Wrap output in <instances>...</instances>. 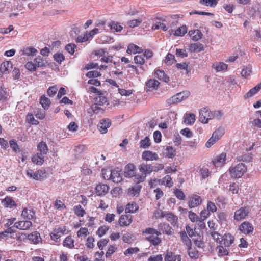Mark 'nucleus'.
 Segmentation results:
<instances>
[{
	"label": "nucleus",
	"mask_w": 261,
	"mask_h": 261,
	"mask_svg": "<svg viewBox=\"0 0 261 261\" xmlns=\"http://www.w3.org/2000/svg\"><path fill=\"white\" fill-rule=\"evenodd\" d=\"M95 101L96 105L100 106H108L109 103L107 98L105 96H101V95L96 97Z\"/></svg>",
	"instance_id": "nucleus-42"
},
{
	"label": "nucleus",
	"mask_w": 261,
	"mask_h": 261,
	"mask_svg": "<svg viewBox=\"0 0 261 261\" xmlns=\"http://www.w3.org/2000/svg\"><path fill=\"white\" fill-rule=\"evenodd\" d=\"M64 247L73 249L74 248V240L71 235L67 236L63 242Z\"/></svg>",
	"instance_id": "nucleus-28"
},
{
	"label": "nucleus",
	"mask_w": 261,
	"mask_h": 261,
	"mask_svg": "<svg viewBox=\"0 0 261 261\" xmlns=\"http://www.w3.org/2000/svg\"><path fill=\"white\" fill-rule=\"evenodd\" d=\"M149 138L146 137L144 139L141 140L140 142V147L142 148H147L150 146Z\"/></svg>",
	"instance_id": "nucleus-57"
},
{
	"label": "nucleus",
	"mask_w": 261,
	"mask_h": 261,
	"mask_svg": "<svg viewBox=\"0 0 261 261\" xmlns=\"http://www.w3.org/2000/svg\"><path fill=\"white\" fill-rule=\"evenodd\" d=\"M13 65L11 61L3 62L0 65V71L4 74L9 73L12 69Z\"/></svg>",
	"instance_id": "nucleus-20"
},
{
	"label": "nucleus",
	"mask_w": 261,
	"mask_h": 261,
	"mask_svg": "<svg viewBox=\"0 0 261 261\" xmlns=\"http://www.w3.org/2000/svg\"><path fill=\"white\" fill-rule=\"evenodd\" d=\"M187 32V28L185 25H183L175 31L174 35L177 36H183Z\"/></svg>",
	"instance_id": "nucleus-49"
},
{
	"label": "nucleus",
	"mask_w": 261,
	"mask_h": 261,
	"mask_svg": "<svg viewBox=\"0 0 261 261\" xmlns=\"http://www.w3.org/2000/svg\"><path fill=\"white\" fill-rule=\"evenodd\" d=\"M234 238L229 233L224 234L222 237L220 244L225 247H229L233 243Z\"/></svg>",
	"instance_id": "nucleus-10"
},
{
	"label": "nucleus",
	"mask_w": 261,
	"mask_h": 261,
	"mask_svg": "<svg viewBox=\"0 0 261 261\" xmlns=\"http://www.w3.org/2000/svg\"><path fill=\"white\" fill-rule=\"evenodd\" d=\"M249 213L248 207H241L234 212V219L237 221H240L245 219Z\"/></svg>",
	"instance_id": "nucleus-7"
},
{
	"label": "nucleus",
	"mask_w": 261,
	"mask_h": 261,
	"mask_svg": "<svg viewBox=\"0 0 261 261\" xmlns=\"http://www.w3.org/2000/svg\"><path fill=\"white\" fill-rule=\"evenodd\" d=\"M109 190V187L106 184H98L95 188L97 195L101 196L106 194Z\"/></svg>",
	"instance_id": "nucleus-22"
},
{
	"label": "nucleus",
	"mask_w": 261,
	"mask_h": 261,
	"mask_svg": "<svg viewBox=\"0 0 261 261\" xmlns=\"http://www.w3.org/2000/svg\"><path fill=\"white\" fill-rule=\"evenodd\" d=\"M195 115L194 114H186L185 116L184 122L188 125H191L195 122Z\"/></svg>",
	"instance_id": "nucleus-43"
},
{
	"label": "nucleus",
	"mask_w": 261,
	"mask_h": 261,
	"mask_svg": "<svg viewBox=\"0 0 261 261\" xmlns=\"http://www.w3.org/2000/svg\"><path fill=\"white\" fill-rule=\"evenodd\" d=\"M206 208L207 211L212 213L216 212L217 210V207L216 204L211 201H207Z\"/></svg>",
	"instance_id": "nucleus-60"
},
{
	"label": "nucleus",
	"mask_w": 261,
	"mask_h": 261,
	"mask_svg": "<svg viewBox=\"0 0 261 261\" xmlns=\"http://www.w3.org/2000/svg\"><path fill=\"white\" fill-rule=\"evenodd\" d=\"M173 193L178 199L180 200L185 199L186 196L181 190L176 188L174 190Z\"/></svg>",
	"instance_id": "nucleus-58"
},
{
	"label": "nucleus",
	"mask_w": 261,
	"mask_h": 261,
	"mask_svg": "<svg viewBox=\"0 0 261 261\" xmlns=\"http://www.w3.org/2000/svg\"><path fill=\"white\" fill-rule=\"evenodd\" d=\"M175 150L172 146H167L165 149L164 154L166 157L173 158L175 156Z\"/></svg>",
	"instance_id": "nucleus-46"
},
{
	"label": "nucleus",
	"mask_w": 261,
	"mask_h": 261,
	"mask_svg": "<svg viewBox=\"0 0 261 261\" xmlns=\"http://www.w3.org/2000/svg\"><path fill=\"white\" fill-rule=\"evenodd\" d=\"M21 216L25 219L32 220L35 216V213L32 209L25 208L23 210Z\"/></svg>",
	"instance_id": "nucleus-25"
},
{
	"label": "nucleus",
	"mask_w": 261,
	"mask_h": 261,
	"mask_svg": "<svg viewBox=\"0 0 261 261\" xmlns=\"http://www.w3.org/2000/svg\"><path fill=\"white\" fill-rule=\"evenodd\" d=\"M142 20L140 18L133 19L127 22V24L131 28L139 26L142 22Z\"/></svg>",
	"instance_id": "nucleus-63"
},
{
	"label": "nucleus",
	"mask_w": 261,
	"mask_h": 261,
	"mask_svg": "<svg viewBox=\"0 0 261 261\" xmlns=\"http://www.w3.org/2000/svg\"><path fill=\"white\" fill-rule=\"evenodd\" d=\"M240 190V187L238 182H232L229 186V191L232 194H238Z\"/></svg>",
	"instance_id": "nucleus-54"
},
{
	"label": "nucleus",
	"mask_w": 261,
	"mask_h": 261,
	"mask_svg": "<svg viewBox=\"0 0 261 261\" xmlns=\"http://www.w3.org/2000/svg\"><path fill=\"white\" fill-rule=\"evenodd\" d=\"M226 154L222 153L220 155L217 156L213 161V165L215 167H222L225 163Z\"/></svg>",
	"instance_id": "nucleus-12"
},
{
	"label": "nucleus",
	"mask_w": 261,
	"mask_h": 261,
	"mask_svg": "<svg viewBox=\"0 0 261 261\" xmlns=\"http://www.w3.org/2000/svg\"><path fill=\"white\" fill-rule=\"evenodd\" d=\"M135 166L133 164H128L125 167L124 175L126 177H132L135 174Z\"/></svg>",
	"instance_id": "nucleus-21"
},
{
	"label": "nucleus",
	"mask_w": 261,
	"mask_h": 261,
	"mask_svg": "<svg viewBox=\"0 0 261 261\" xmlns=\"http://www.w3.org/2000/svg\"><path fill=\"white\" fill-rule=\"evenodd\" d=\"M27 175L36 180H42L46 177V172L44 169H39L34 172L32 169L26 171Z\"/></svg>",
	"instance_id": "nucleus-4"
},
{
	"label": "nucleus",
	"mask_w": 261,
	"mask_h": 261,
	"mask_svg": "<svg viewBox=\"0 0 261 261\" xmlns=\"http://www.w3.org/2000/svg\"><path fill=\"white\" fill-rule=\"evenodd\" d=\"M142 233L143 234H155L157 236H159L160 235V233L158 232V230L156 229L153 228H150L148 227L146 228L144 230L142 231Z\"/></svg>",
	"instance_id": "nucleus-59"
},
{
	"label": "nucleus",
	"mask_w": 261,
	"mask_h": 261,
	"mask_svg": "<svg viewBox=\"0 0 261 261\" xmlns=\"http://www.w3.org/2000/svg\"><path fill=\"white\" fill-rule=\"evenodd\" d=\"M158 232L161 234L171 235L173 233L172 227L168 223H161L158 225Z\"/></svg>",
	"instance_id": "nucleus-9"
},
{
	"label": "nucleus",
	"mask_w": 261,
	"mask_h": 261,
	"mask_svg": "<svg viewBox=\"0 0 261 261\" xmlns=\"http://www.w3.org/2000/svg\"><path fill=\"white\" fill-rule=\"evenodd\" d=\"M111 125V121L109 119H103L98 124V128L102 134H106L107 132L108 128Z\"/></svg>",
	"instance_id": "nucleus-13"
},
{
	"label": "nucleus",
	"mask_w": 261,
	"mask_h": 261,
	"mask_svg": "<svg viewBox=\"0 0 261 261\" xmlns=\"http://www.w3.org/2000/svg\"><path fill=\"white\" fill-rule=\"evenodd\" d=\"M199 172L201 175V178L202 180L205 179L211 175V172L209 169L205 167H203L200 168Z\"/></svg>",
	"instance_id": "nucleus-48"
},
{
	"label": "nucleus",
	"mask_w": 261,
	"mask_h": 261,
	"mask_svg": "<svg viewBox=\"0 0 261 261\" xmlns=\"http://www.w3.org/2000/svg\"><path fill=\"white\" fill-rule=\"evenodd\" d=\"M32 223L30 221H20L14 224V227L21 230H27L32 226Z\"/></svg>",
	"instance_id": "nucleus-19"
},
{
	"label": "nucleus",
	"mask_w": 261,
	"mask_h": 261,
	"mask_svg": "<svg viewBox=\"0 0 261 261\" xmlns=\"http://www.w3.org/2000/svg\"><path fill=\"white\" fill-rule=\"evenodd\" d=\"M139 170L141 173L146 176L153 171V166L151 164L142 163L139 166Z\"/></svg>",
	"instance_id": "nucleus-16"
},
{
	"label": "nucleus",
	"mask_w": 261,
	"mask_h": 261,
	"mask_svg": "<svg viewBox=\"0 0 261 261\" xmlns=\"http://www.w3.org/2000/svg\"><path fill=\"white\" fill-rule=\"evenodd\" d=\"M22 55L27 56H34L37 53V50L32 46L24 47L21 50Z\"/></svg>",
	"instance_id": "nucleus-23"
},
{
	"label": "nucleus",
	"mask_w": 261,
	"mask_h": 261,
	"mask_svg": "<svg viewBox=\"0 0 261 261\" xmlns=\"http://www.w3.org/2000/svg\"><path fill=\"white\" fill-rule=\"evenodd\" d=\"M154 74L156 77L165 83H168L170 81L169 77L166 74H165L163 70L156 69Z\"/></svg>",
	"instance_id": "nucleus-24"
},
{
	"label": "nucleus",
	"mask_w": 261,
	"mask_h": 261,
	"mask_svg": "<svg viewBox=\"0 0 261 261\" xmlns=\"http://www.w3.org/2000/svg\"><path fill=\"white\" fill-rule=\"evenodd\" d=\"M190 95V92L189 91H183L172 96L167 100V102L169 105L177 103L188 98Z\"/></svg>",
	"instance_id": "nucleus-2"
},
{
	"label": "nucleus",
	"mask_w": 261,
	"mask_h": 261,
	"mask_svg": "<svg viewBox=\"0 0 261 261\" xmlns=\"http://www.w3.org/2000/svg\"><path fill=\"white\" fill-rule=\"evenodd\" d=\"M166 219L173 226L177 224L178 222L177 217L172 213H168L166 215Z\"/></svg>",
	"instance_id": "nucleus-38"
},
{
	"label": "nucleus",
	"mask_w": 261,
	"mask_h": 261,
	"mask_svg": "<svg viewBox=\"0 0 261 261\" xmlns=\"http://www.w3.org/2000/svg\"><path fill=\"white\" fill-rule=\"evenodd\" d=\"M181 240L183 243L185 244L187 247L192 246V242L189 238L187 236V232L185 231H181L179 232Z\"/></svg>",
	"instance_id": "nucleus-36"
},
{
	"label": "nucleus",
	"mask_w": 261,
	"mask_h": 261,
	"mask_svg": "<svg viewBox=\"0 0 261 261\" xmlns=\"http://www.w3.org/2000/svg\"><path fill=\"white\" fill-rule=\"evenodd\" d=\"M159 29H161L164 31H166L168 30V28L167 27L166 25L163 22H161L160 21L156 22L152 27V29L153 30H158Z\"/></svg>",
	"instance_id": "nucleus-56"
},
{
	"label": "nucleus",
	"mask_w": 261,
	"mask_h": 261,
	"mask_svg": "<svg viewBox=\"0 0 261 261\" xmlns=\"http://www.w3.org/2000/svg\"><path fill=\"white\" fill-rule=\"evenodd\" d=\"M102 174L103 175V177L106 179H111L114 182H119L122 180V177L120 176V174L116 171H110L109 176H107V177L105 176L104 170H102Z\"/></svg>",
	"instance_id": "nucleus-15"
},
{
	"label": "nucleus",
	"mask_w": 261,
	"mask_h": 261,
	"mask_svg": "<svg viewBox=\"0 0 261 261\" xmlns=\"http://www.w3.org/2000/svg\"><path fill=\"white\" fill-rule=\"evenodd\" d=\"M214 119L213 112L208 108H203L199 112V121L203 123H207L209 120Z\"/></svg>",
	"instance_id": "nucleus-5"
},
{
	"label": "nucleus",
	"mask_w": 261,
	"mask_h": 261,
	"mask_svg": "<svg viewBox=\"0 0 261 261\" xmlns=\"http://www.w3.org/2000/svg\"><path fill=\"white\" fill-rule=\"evenodd\" d=\"M160 83L155 79H150L146 83V86L149 88L157 89Z\"/></svg>",
	"instance_id": "nucleus-50"
},
{
	"label": "nucleus",
	"mask_w": 261,
	"mask_h": 261,
	"mask_svg": "<svg viewBox=\"0 0 261 261\" xmlns=\"http://www.w3.org/2000/svg\"><path fill=\"white\" fill-rule=\"evenodd\" d=\"M181 261V256L179 255H175L173 252L167 251L165 256V261Z\"/></svg>",
	"instance_id": "nucleus-30"
},
{
	"label": "nucleus",
	"mask_w": 261,
	"mask_h": 261,
	"mask_svg": "<svg viewBox=\"0 0 261 261\" xmlns=\"http://www.w3.org/2000/svg\"><path fill=\"white\" fill-rule=\"evenodd\" d=\"M188 34L191 38L195 41L200 40L202 37V33L198 29L190 30Z\"/></svg>",
	"instance_id": "nucleus-26"
},
{
	"label": "nucleus",
	"mask_w": 261,
	"mask_h": 261,
	"mask_svg": "<svg viewBox=\"0 0 261 261\" xmlns=\"http://www.w3.org/2000/svg\"><path fill=\"white\" fill-rule=\"evenodd\" d=\"M134 63L136 64L141 66L140 69L143 70V68L141 66L143 65L145 63V60L142 55H136L134 57Z\"/></svg>",
	"instance_id": "nucleus-44"
},
{
	"label": "nucleus",
	"mask_w": 261,
	"mask_h": 261,
	"mask_svg": "<svg viewBox=\"0 0 261 261\" xmlns=\"http://www.w3.org/2000/svg\"><path fill=\"white\" fill-rule=\"evenodd\" d=\"M43 155H44L43 154H40V153H37L36 154L32 156V162L38 165H42L44 162Z\"/></svg>",
	"instance_id": "nucleus-34"
},
{
	"label": "nucleus",
	"mask_w": 261,
	"mask_h": 261,
	"mask_svg": "<svg viewBox=\"0 0 261 261\" xmlns=\"http://www.w3.org/2000/svg\"><path fill=\"white\" fill-rule=\"evenodd\" d=\"M246 171L247 168L243 163H239L234 166H231L229 169L230 176L233 178L241 177Z\"/></svg>",
	"instance_id": "nucleus-1"
},
{
	"label": "nucleus",
	"mask_w": 261,
	"mask_h": 261,
	"mask_svg": "<svg viewBox=\"0 0 261 261\" xmlns=\"http://www.w3.org/2000/svg\"><path fill=\"white\" fill-rule=\"evenodd\" d=\"M28 238L34 243H38L41 239L40 234L37 231L29 234L28 236Z\"/></svg>",
	"instance_id": "nucleus-40"
},
{
	"label": "nucleus",
	"mask_w": 261,
	"mask_h": 261,
	"mask_svg": "<svg viewBox=\"0 0 261 261\" xmlns=\"http://www.w3.org/2000/svg\"><path fill=\"white\" fill-rule=\"evenodd\" d=\"M239 230L246 235L251 234L253 231L254 227L251 223L248 221H244L239 226Z\"/></svg>",
	"instance_id": "nucleus-8"
},
{
	"label": "nucleus",
	"mask_w": 261,
	"mask_h": 261,
	"mask_svg": "<svg viewBox=\"0 0 261 261\" xmlns=\"http://www.w3.org/2000/svg\"><path fill=\"white\" fill-rule=\"evenodd\" d=\"M110 227L109 226L106 225L101 226L98 228L96 234L99 237H102L107 233Z\"/></svg>",
	"instance_id": "nucleus-53"
},
{
	"label": "nucleus",
	"mask_w": 261,
	"mask_h": 261,
	"mask_svg": "<svg viewBox=\"0 0 261 261\" xmlns=\"http://www.w3.org/2000/svg\"><path fill=\"white\" fill-rule=\"evenodd\" d=\"M261 89V83L256 85L254 87L251 88L244 95V98L246 99L252 97L257 93Z\"/></svg>",
	"instance_id": "nucleus-33"
},
{
	"label": "nucleus",
	"mask_w": 261,
	"mask_h": 261,
	"mask_svg": "<svg viewBox=\"0 0 261 261\" xmlns=\"http://www.w3.org/2000/svg\"><path fill=\"white\" fill-rule=\"evenodd\" d=\"M224 134V129L221 127L218 128L214 131L212 136L216 140H219Z\"/></svg>",
	"instance_id": "nucleus-55"
},
{
	"label": "nucleus",
	"mask_w": 261,
	"mask_h": 261,
	"mask_svg": "<svg viewBox=\"0 0 261 261\" xmlns=\"http://www.w3.org/2000/svg\"><path fill=\"white\" fill-rule=\"evenodd\" d=\"M73 210L75 214L79 217H83L86 213L85 211L80 204L74 206L73 207Z\"/></svg>",
	"instance_id": "nucleus-47"
},
{
	"label": "nucleus",
	"mask_w": 261,
	"mask_h": 261,
	"mask_svg": "<svg viewBox=\"0 0 261 261\" xmlns=\"http://www.w3.org/2000/svg\"><path fill=\"white\" fill-rule=\"evenodd\" d=\"M70 230L67 229L66 226H64L55 228L50 233V236L51 240L56 242H59L60 238L62 235L69 233Z\"/></svg>",
	"instance_id": "nucleus-3"
},
{
	"label": "nucleus",
	"mask_w": 261,
	"mask_h": 261,
	"mask_svg": "<svg viewBox=\"0 0 261 261\" xmlns=\"http://www.w3.org/2000/svg\"><path fill=\"white\" fill-rule=\"evenodd\" d=\"M141 188L142 186L137 184L134 186L128 189V194L131 196H138L140 193Z\"/></svg>",
	"instance_id": "nucleus-27"
},
{
	"label": "nucleus",
	"mask_w": 261,
	"mask_h": 261,
	"mask_svg": "<svg viewBox=\"0 0 261 261\" xmlns=\"http://www.w3.org/2000/svg\"><path fill=\"white\" fill-rule=\"evenodd\" d=\"M139 209V206L135 202L128 203L125 206V212L126 213H134Z\"/></svg>",
	"instance_id": "nucleus-29"
},
{
	"label": "nucleus",
	"mask_w": 261,
	"mask_h": 261,
	"mask_svg": "<svg viewBox=\"0 0 261 261\" xmlns=\"http://www.w3.org/2000/svg\"><path fill=\"white\" fill-rule=\"evenodd\" d=\"M37 150L40 154L45 155L47 154L48 149L47 144L44 141H41L38 144Z\"/></svg>",
	"instance_id": "nucleus-35"
},
{
	"label": "nucleus",
	"mask_w": 261,
	"mask_h": 261,
	"mask_svg": "<svg viewBox=\"0 0 261 261\" xmlns=\"http://www.w3.org/2000/svg\"><path fill=\"white\" fill-rule=\"evenodd\" d=\"M189 50L191 52H200L204 50V46L200 43L197 42L191 44L189 46Z\"/></svg>",
	"instance_id": "nucleus-32"
},
{
	"label": "nucleus",
	"mask_w": 261,
	"mask_h": 261,
	"mask_svg": "<svg viewBox=\"0 0 261 261\" xmlns=\"http://www.w3.org/2000/svg\"><path fill=\"white\" fill-rule=\"evenodd\" d=\"M202 202V199L201 196L196 194H192L189 197L188 204L189 207L192 208L198 207L201 205Z\"/></svg>",
	"instance_id": "nucleus-6"
},
{
	"label": "nucleus",
	"mask_w": 261,
	"mask_h": 261,
	"mask_svg": "<svg viewBox=\"0 0 261 261\" xmlns=\"http://www.w3.org/2000/svg\"><path fill=\"white\" fill-rule=\"evenodd\" d=\"M212 67L218 72L226 70L228 68V65L222 62H216L213 64Z\"/></svg>",
	"instance_id": "nucleus-31"
},
{
	"label": "nucleus",
	"mask_w": 261,
	"mask_h": 261,
	"mask_svg": "<svg viewBox=\"0 0 261 261\" xmlns=\"http://www.w3.org/2000/svg\"><path fill=\"white\" fill-rule=\"evenodd\" d=\"M132 216L130 215H122L118 220L119 224L121 227L128 226L132 222Z\"/></svg>",
	"instance_id": "nucleus-14"
},
{
	"label": "nucleus",
	"mask_w": 261,
	"mask_h": 261,
	"mask_svg": "<svg viewBox=\"0 0 261 261\" xmlns=\"http://www.w3.org/2000/svg\"><path fill=\"white\" fill-rule=\"evenodd\" d=\"M159 183L168 187H171L173 186V181L170 175L165 176L164 178L159 180Z\"/></svg>",
	"instance_id": "nucleus-37"
},
{
	"label": "nucleus",
	"mask_w": 261,
	"mask_h": 261,
	"mask_svg": "<svg viewBox=\"0 0 261 261\" xmlns=\"http://www.w3.org/2000/svg\"><path fill=\"white\" fill-rule=\"evenodd\" d=\"M218 0H200L199 3L206 6L214 7L218 4Z\"/></svg>",
	"instance_id": "nucleus-52"
},
{
	"label": "nucleus",
	"mask_w": 261,
	"mask_h": 261,
	"mask_svg": "<svg viewBox=\"0 0 261 261\" xmlns=\"http://www.w3.org/2000/svg\"><path fill=\"white\" fill-rule=\"evenodd\" d=\"M146 240L154 246H157L160 244L162 241L161 239L157 236L155 237H154L153 236H150L146 237Z\"/></svg>",
	"instance_id": "nucleus-39"
},
{
	"label": "nucleus",
	"mask_w": 261,
	"mask_h": 261,
	"mask_svg": "<svg viewBox=\"0 0 261 261\" xmlns=\"http://www.w3.org/2000/svg\"><path fill=\"white\" fill-rule=\"evenodd\" d=\"M188 254L191 258L196 259L198 257V252L195 249H193L191 246L188 247Z\"/></svg>",
	"instance_id": "nucleus-62"
},
{
	"label": "nucleus",
	"mask_w": 261,
	"mask_h": 261,
	"mask_svg": "<svg viewBox=\"0 0 261 261\" xmlns=\"http://www.w3.org/2000/svg\"><path fill=\"white\" fill-rule=\"evenodd\" d=\"M2 203L5 207L12 208L17 206V204L14 199L7 196L4 199L2 200Z\"/></svg>",
	"instance_id": "nucleus-17"
},
{
	"label": "nucleus",
	"mask_w": 261,
	"mask_h": 261,
	"mask_svg": "<svg viewBox=\"0 0 261 261\" xmlns=\"http://www.w3.org/2000/svg\"><path fill=\"white\" fill-rule=\"evenodd\" d=\"M176 62L174 56L170 53H168L165 57V63L168 65H171Z\"/></svg>",
	"instance_id": "nucleus-51"
},
{
	"label": "nucleus",
	"mask_w": 261,
	"mask_h": 261,
	"mask_svg": "<svg viewBox=\"0 0 261 261\" xmlns=\"http://www.w3.org/2000/svg\"><path fill=\"white\" fill-rule=\"evenodd\" d=\"M251 73L252 68L251 67H246L243 69L241 74L243 77L247 79L250 75Z\"/></svg>",
	"instance_id": "nucleus-64"
},
{
	"label": "nucleus",
	"mask_w": 261,
	"mask_h": 261,
	"mask_svg": "<svg viewBox=\"0 0 261 261\" xmlns=\"http://www.w3.org/2000/svg\"><path fill=\"white\" fill-rule=\"evenodd\" d=\"M143 52V49L135 45L133 43L129 44L127 46V48L126 50V53L128 54H140Z\"/></svg>",
	"instance_id": "nucleus-18"
},
{
	"label": "nucleus",
	"mask_w": 261,
	"mask_h": 261,
	"mask_svg": "<svg viewBox=\"0 0 261 261\" xmlns=\"http://www.w3.org/2000/svg\"><path fill=\"white\" fill-rule=\"evenodd\" d=\"M26 121L29 123L33 125H37L39 124V121L35 119L34 116L31 113H29L26 116Z\"/></svg>",
	"instance_id": "nucleus-61"
},
{
	"label": "nucleus",
	"mask_w": 261,
	"mask_h": 261,
	"mask_svg": "<svg viewBox=\"0 0 261 261\" xmlns=\"http://www.w3.org/2000/svg\"><path fill=\"white\" fill-rule=\"evenodd\" d=\"M40 103L44 109H47L50 105V100L45 95H42L40 97Z\"/></svg>",
	"instance_id": "nucleus-45"
},
{
	"label": "nucleus",
	"mask_w": 261,
	"mask_h": 261,
	"mask_svg": "<svg viewBox=\"0 0 261 261\" xmlns=\"http://www.w3.org/2000/svg\"><path fill=\"white\" fill-rule=\"evenodd\" d=\"M142 159L146 161H156L159 159V156L156 152L145 150L142 152Z\"/></svg>",
	"instance_id": "nucleus-11"
},
{
	"label": "nucleus",
	"mask_w": 261,
	"mask_h": 261,
	"mask_svg": "<svg viewBox=\"0 0 261 261\" xmlns=\"http://www.w3.org/2000/svg\"><path fill=\"white\" fill-rule=\"evenodd\" d=\"M109 26L110 27L111 30H114L117 32H120L123 29V27L120 25V23L115 21H111Z\"/></svg>",
	"instance_id": "nucleus-41"
}]
</instances>
